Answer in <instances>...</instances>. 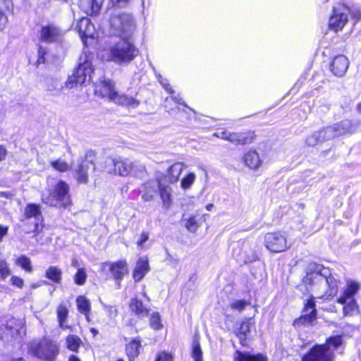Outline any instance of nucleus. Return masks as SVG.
Returning a JSON list of instances; mask_svg holds the SVG:
<instances>
[{
  "label": "nucleus",
  "instance_id": "obj_1",
  "mask_svg": "<svg viewBox=\"0 0 361 361\" xmlns=\"http://www.w3.org/2000/svg\"><path fill=\"white\" fill-rule=\"evenodd\" d=\"M90 47H83L79 57V63L73 69L72 74L68 77L64 82L65 87L71 89L90 80L91 75L94 71L92 65L94 52L90 51Z\"/></svg>",
  "mask_w": 361,
  "mask_h": 361
},
{
  "label": "nucleus",
  "instance_id": "obj_2",
  "mask_svg": "<svg viewBox=\"0 0 361 361\" xmlns=\"http://www.w3.org/2000/svg\"><path fill=\"white\" fill-rule=\"evenodd\" d=\"M344 343L343 334L327 337L324 343L314 344L302 356L301 361H334V351Z\"/></svg>",
  "mask_w": 361,
  "mask_h": 361
},
{
  "label": "nucleus",
  "instance_id": "obj_3",
  "mask_svg": "<svg viewBox=\"0 0 361 361\" xmlns=\"http://www.w3.org/2000/svg\"><path fill=\"white\" fill-rule=\"evenodd\" d=\"M109 22L113 33L126 42V45H133V42L130 39L135 25L132 15L117 11L111 14Z\"/></svg>",
  "mask_w": 361,
  "mask_h": 361
},
{
  "label": "nucleus",
  "instance_id": "obj_4",
  "mask_svg": "<svg viewBox=\"0 0 361 361\" xmlns=\"http://www.w3.org/2000/svg\"><path fill=\"white\" fill-rule=\"evenodd\" d=\"M29 353L42 361H55L59 354V346L52 339L44 336L37 342L31 343Z\"/></svg>",
  "mask_w": 361,
  "mask_h": 361
},
{
  "label": "nucleus",
  "instance_id": "obj_5",
  "mask_svg": "<svg viewBox=\"0 0 361 361\" xmlns=\"http://www.w3.org/2000/svg\"><path fill=\"white\" fill-rule=\"evenodd\" d=\"M43 202L51 207L67 208L72 205L69 185L63 180H59Z\"/></svg>",
  "mask_w": 361,
  "mask_h": 361
},
{
  "label": "nucleus",
  "instance_id": "obj_6",
  "mask_svg": "<svg viewBox=\"0 0 361 361\" xmlns=\"http://www.w3.org/2000/svg\"><path fill=\"white\" fill-rule=\"evenodd\" d=\"M213 136L228 141L235 146L251 145L257 137L255 130L252 129H244L237 132L221 129L215 132Z\"/></svg>",
  "mask_w": 361,
  "mask_h": 361
},
{
  "label": "nucleus",
  "instance_id": "obj_7",
  "mask_svg": "<svg viewBox=\"0 0 361 361\" xmlns=\"http://www.w3.org/2000/svg\"><path fill=\"white\" fill-rule=\"evenodd\" d=\"M264 245L272 253L283 252L290 247L285 232L281 231L266 233L264 235Z\"/></svg>",
  "mask_w": 361,
  "mask_h": 361
},
{
  "label": "nucleus",
  "instance_id": "obj_8",
  "mask_svg": "<svg viewBox=\"0 0 361 361\" xmlns=\"http://www.w3.org/2000/svg\"><path fill=\"white\" fill-rule=\"evenodd\" d=\"M97 153L94 150H87L83 159L80 160L74 170V178L77 184L87 185L89 183V171L90 166L95 169V158Z\"/></svg>",
  "mask_w": 361,
  "mask_h": 361
},
{
  "label": "nucleus",
  "instance_id": "obj_9",
  "mask_svg": "<svg viewBox=\"0 0 361 361\" xmlns=\"http://www.w3.org/2000/svg\"><path fill=\"white\" fill-rule=\"evenodd\" d=\"M302 314L293 321V326L300 327L305 325H311L317 319V310L316 307L315 297L310 295L303 304Z\"/></svg>",
  "mask_w": 361,
  "mask_h": 361
},
{
  "label": "nucleus",
  "instance_id": "obj_10",
  "mask_svg": "<svg viewBox=\"0 0 361 361\" xmlns=\"http://www.w3.org/2000/svg\"><path fill=\"white\" fill-rule=\"evenodd\" d=\"M138 54L136 47H111L108 61L118 64L128 63Z\"/></svg>",
  "mask_w": 361,
  "mask_h": 361
},
{
  "label": "nucleus",
  "instance_id": "obj_11",
  "mask_svg": "<svg viewBox=\"0 0 361 361\" xmlns=\"http://www.w3.org/2000/svg\"><path fill=\"white\" fill-rule=\"evenodd\" d=\"M106 267H108L111 279L115 281L118 286H120L124 276L128 274V265L126 259H121L115 262H106L102 264V269Z\"/></svg>",
  "mask_w": 361,
  "mask_h": 361
},
{
  "label": "nucleus",
  "instance_id": "obj_12",
  "mask_svg": "<svg viewBox=\"0 0 361 361\" xmlns=\"http://www.w3.org/2000/svg\"><path fill=\"white\" fill-rule=\"evenodd\" d=\"M66 32L59 27L49 24L42 26L40 30V39L44 43L61 44L63 42Z\"/></svg>",
  "mask_w": 361,
  "mask_h": 361
},
{
  "label": "nucleus",
  "instance_id": "obj_13",
  "mask_svg": "<svg viewBox=\"0 0 361 361\" xmlns=\"http://www.w3.org/2000/svg\"><path fill=\"white\" fill-rule=\"evenodd\" d=\"M209 214H183L180 219L182 226L190 233H196L197 231L206 222V218Z\"/></svg>",
  "mask_w": 361,
  "mask_h": 361
},
{
  "label": "nucleus",
  "instance_id": "obj_14",
  "mask_svg": "<svg viewBox=\"0 0 361 361\" xmlns=\"http://www.w3.org/2000/svg\"><path fill=\"white\" fill-rule=\"evenodd\" d=\"M75 30L78 31L84 45H87L89 39H93L95 35V28L88 18H82L76 22Z\"/></svg>",
  "mask_w": 361,
  "mask_h": 361
},
{
  "label": "nucleus",
  "instance_id": "obj_15",
  "mask_svg": "<svg viewBox=\"0 0 361 361\" xmlns=\"http://www.w3.org/2000/svg\"><path fill=\"white\" fill-rule=\"evenodd\" d=\"M252 320V317L244 318L240 323L239 326L234 331V334L238 338L242 347L247 348L249 346L251 327L255 324Z\"/></svg>",
  "mask_w": 361,
  "mask_h": 361
},
{
  "label": "nucleus",
  "instance_id": "obj_16",
  "mask_svg": "<svg viewBox=\"0 0 361 361\" xmlns=\"http://www.w3.org/2000/svg\"><path fill=\"white\" fill-rule=\"evenodd\" d=\"M94 94L101 98H107L112 102L116 98L117 92L111 80H100L94 85Z\"/></svg>",
  "mask_w": 361,
  "mask_h": 361
},
{
  "label": "nucleus",
  "instance_id": "obj_17",
  "mask_svg": "<svg viewBox=\"0 0 361 361\" xmlns=\"http://www.w3.org/2000/svg\"><path fill=\"white\" fill-rule=\"evenodd\" d=\"M348 8L343 6L334 8L329 21V28L335 32L341 30L348 21Z\"/></svg>",
  "mask_w": 361,
  "mask_h": 361
},
{
  "label": "nucleus",
  "instance_id": "obj_18",
  "mask_svg": "<svg viewBox=\"0 0 361 361\" xmlns=\"http://www.w3.org/2000/svg\"><path fill=\"white\" fill-rule=\"evenodd\" d=\"M155 182L157 187V193L161 201L162 207L168 210L173 204L172 189L169 185L163 183L162 176H156Z\"/></svg>",
  "mask_w": 361,
  "mask_h": 361
},
{
  "label": "nucleus",
  "instance_id": "obj_19",
  "mask_svg": "<svg viewBox=\"0 0 361 361\" xmlns=\"http://www.w3.org/2000/svg\"><path fill=\"white\" fill-rule=\"evenodd\" d=\"M128 309L131 314L138 319H143L148 317L150 313V308L137 297L132 298L128 302Z\"/></svg>",
  "mask_w": 361,
  "mask_h": 361
},
{
  "label": "nucleus",
  "instance_id": "obj_20",
  "mask_svg": "<svg viewBox=\"0 0 361 361\" xmlns=\"http://www.w3.org/2000/svg\"><path fill=\"white\" fill-rule=\"evenodd\" d=\"M241 160L245 166L253 171L257 170L262 164L259 153L252 148L243 153Z\"/></svg>",
  "mask_w": 361,
  "mask_h": 361
},
{
  "label": "nucleus",
  "instance_id": "obj_21",
  "mask_svg": "<svg viewBox=\"0 0 361 361\" xmlns=\"http://www.w3.org/2000/svg\"><path fill=\"white\" fill-rule=\"evenodd\" d=\"M348 66V58L343 54H339L333 59L330 64V70L335 76L342 77L346 73Z\"/></svg>",
  "mask_w": 361,
  "mask_h": 361
},
{
  "label": "nucleus",
  "instance_id": "obj_22",
  "mask_svg": "<svg viewBox=\"0 0 361 361\" xmlns=\"http://www.w3.org/2000/svg\"><path fill=\"white\" fill-rule=\"evenodd\" d=\"M142 348V340L139 336L134 337L125 345V353L128 361H135L140 354Z\"/></svg>",
  "mask_w": 361,
  "mask_h": 361
},
{
  "label": "nucleus",
  "instance_id": "obj_23",
  "mask_svg": "<svg viewBox=\"0 0 361 361\" xmlns=\"http://www.w3.org/2000/svg\"><path fill=\"white\" fill-rule=\"evenodd\" d=\"M150 267L147 257L139 258L132 271V277L135 283L140 282L149 271Z\"/></svg>",
  "mask_w": 361,
  "mask_h": 361
},
{
  "label": "nucleus",
  "instance_id": "obj_24",
  "mask_svg": "<svg viewBox=\"0 0 361 361\" xmlns=\"http://www.w3.org/2000/svg\"><path fill=\"white\" fill-rule=\"evenodd\" d=\"M182 172V166L180 163L172 164L166 170L165 174L161 173L158 176L163 177V183L173 184L178 182Z\"/></svg>",
  "mask_w": 361,
  "mask_h": 361
},
{
  "label": "nucleus",
  "instance_id": "obj_25",
  "mask_svg": "<svg viewBox=\"0 0 361 361\" xmlns=\"http://www.w3.org/2000/svg\"><path fill=\"white\" fill-rule=\"evenodd\" d=\"M267 356L262 353L251 354L248 351L236 350L233 353V361H267Z\"/></svg>",
  "mask_w": 361,
  "mask_h": 361
},
{
  "label": "nucleus",
  "instance_id": "obj_26",
  "mask_svg": "<svg viewBox=\"0 0 361 361\" xmlns=\"http://www.w3.org/2000/svg\"><path fill=\"white\" fill-rule=\"evenodd\" d=\"M114 170L121 176H128L133 171V164L126 159L118 158L111 159Z\"/></svg>",
  "mask_w": 361,
  "mask_h": 361
},
{
  "label": "nucleus",
  "instance_id": "obj_27",
  "mask_svg": "<svg viewBox=\"0 0 361 361\" xmlns=\"http://www.w3.org/2000/svg\"><path fill=\"white\" fill-rule=\"evenodd\" d=\"M325 279L327 287L320 298H323L325 300H331L338 294L339 281L336 279L331 274L326 276Z\"/></svg>",
  "mask_w": 361,
  "mask_h": 361
},
{
  "label": "nucleus",
  "instance_id": "obj_28",
  "mask_svg": "<svg viewBox=\"0 0 361 361\" xmlns=\"http://www.w3.org/2000/svg\"><path fill=\"white\" fill-rule=\"evenodd\" d=\"M359 289L360 285L358 283L354 281H348L342 295L337 298L336 302L341 305H345L348 299H354L353 297Z\"/></svg>",
  "mask_w": 361,
  "mask_h": 361
},
{
  "label": "nucleus",
  "instance_id": "obj_29",
  "mask_svg": "<svg viewBox=\"0 0 361 361\" xmlns=\"http://www.w3.org/2000/svg\"><path fill=\"white\" fill-rule=\"evenodd\" d=\"M104 0H80V8L87 15H96Z\"/></svg>",
  "mask_w": 361,
  "mask_h": 361
},
{
  "label": "nucleus",
  "instance_id": "obj_30",
  "mask_svg": "<svg viewBox=\"0 0 361 361\" xmlns=\"http://www.w3.org/2000/svg\"><path fill=\"white\" fill-rule=\"evenodd\" d=\"M75 302L78 311L89 322L92 308L90 300L86 296L80 295L76 298Z\"/></svg>",
  "mask_w": 361,
  "mask_h": 361
},
{
  "label": "nucleus",
  "instance_id": "obj_31",
  "mask_svg": "<svg viewBox=\"0 0 361 361\" xmlns=\"http://www.w3.org/2000/svg\"><path fill=\"white\" fill-rule=\"evenodd\" d=\"M326 130L324 128L317 130L309 135L305 138V145L307 147H314L319 143H322L327 140Z\"/></svg>",
  "mask_w": 361,
  "mask_h": 361
},
{
  "label": "nucleus",
  "instance_id": "obj_32",
  "mask_svg": "<svg viewBox=\"0 0 361 361\" xmlns=\"http://www.w3.org/2000/svg\"><path fill=\"white\" fill-rule=\"evenodd\" d=\"M112 102H114L118 106H124L128 109L137 108L140 104V101L136 98L130 97L125 94H118V92L116 98L114 99Z\"/></svg>",
  "mask_w": 361,
  "mask_h": 361
},
{
  "label": "nucleus",
  "instance_id": "obj_33",
  "mask_svg": "<svg viewBox=\"0 0 361 361\" xmlns=\"http://www.w3.org/2000/svg\"><path fill=\"white\" fill-rule=\"evenodd\" d=\"M66 341V348L75 353H78L79 352L81 346L83 345V342L82 339L75 334H68L65 338Z\"/></svg>",
  "mask_w": 361,
  "mask_h": 361
},
{
  "label": "nucleus",
  "instance_id": "obj_34",
  "mask_svg": "<svg viewBox=\"0 0 361 361\" xmlns=\"http://www.w3.org/2000/svg\"><path fill=\"white\" fill-rule=\"evenodd\" d=\"M56 313L59 327L62 329H68L69 326L66 325L69 313L68 309L66 307V305L63 303H60L56 307Z\"/></svg>",
  "mask_w": 361,
  "mask_h": 361
},
{
  "label": "nucleus",
  "instance_id": "obj_35",
  "mask_svg": "<svg viewBox=\"0 0 361 361\" xmlns=\"http://www.w3.org/2000/svg\"><path fill=\"white\" fill-rule=\"evenodd\" d=\"M63 272L57 266H49L44 272V276L54 283L59 284L62 281Z\"/></svg>",
  "mask_w": 361,
  "mask_h": 361
},
{
  "label": "nucleus",
  "instance_id": "obj_36",
  "mask_svg": "<svg viewBox=\"0 0 361 361\" xmlns=\"http://www.w3.org/2000/svg\"><path fill=\"white\" fill-rule=\"evenodd\" d=\"M23 217L25 219H42V214L41 211V207L39 204L36 203H28L26 204L24 212H23Z\"/></svg>",
  "mask_w": 361,
  "mask_h": 361
},
{
  "label": "nucleus",
  "instance_id": "obj_37",
  "mask_svg": "<svg viewBox=\"0 0 361 361\" xmlns=\"http://www.w3.org/2000/svg\"><path fill=\"white\" fill-rule=\"evenodd\" d=\"M142 200L145 202H152L154 200L157 190L149 180L145 182L142 185Z\"/></svg>",
  "mask_w": 361,
  "mask_h": 361
},
{
  "label": "nucleus",
  "instance_id": "obj_38",
  "mask_svg": "<svg viewBox=\"0 0 361 361\" xmlns=\"http://www.w3.org/2000/svg\"><path fill=\"white\" fill-rule=\"evenodd\" d=\"M202 354L200 343V336L198 335H195L193 337L192 342L190 355L193 359V361H204Z\"/></svg>",
  "mask_w": 361,
  "mask_h": 361
},
{
  "label": "nucleus",
  "instance_id": "obj_39",
  "mask_svg": "<svg viewBox=\"0 0 361 361\" xmlns=\"http://www.w3.org/2000/svg\"><path fill=\"white\" fill-rule=\"evenodd\" d=\"M15 264L27 273L33 271L31 259L26 255H22L15 259Z\"/></svg>",
  "mask_w": 361,
  "mask_h": 361
},
{
  "label": "nucleus",
  "instance_id": "obj_40",
  "mask_svg": "<svg viewBox=\"0 0 361 361\" xmlns=\"http://www.w3.org/2000/svg\"><path fill=\"white\" fill-rule=\"evenodd\" d=\"M50 166L59 173H65L70 170L71 166L69 164L63 159H57L50 161Z\"/></svg>",
  "mask_w": 361,
  "mask_h": 361
},
{
  "label": "nucleus",
  "instance_id": "obj_41",
  "mask_svg": "<svg viewBox=\"0 0 361 361\" xmlns=\"http://www.w3.org/2000/svg\"><path fill=\"white\" fill-rule=\"evenodd\" d=\"M149 326L155 331L159 330L163 327L161 322V317L158 312H153L149 313Z\"/></svg>",
  "mask_w": 361,
  "mask_h": 361
},
{
  "label": "nucleus",
  "instance_id": "obj_42",
  "mask_svg": "<svg viewBox=\"0 0 361 361\" xmlns=\"http://www.w3.org/2000/svg\"><path fill=\"white\" fill-rule=\"evenodd\" d=\"M343 305V312L345 316H352L358 311V305L355 299H351L348 303Z\"/></svg>",
  "mask_w": 361,
  "mask_h": 361
},
{
  "label": "nucleus",
  "instance_id": "obj_43",
  "mask_svg": "<svg viewBox=\"0 0 361 361\" xmlns=\"http://www.w3.org/2000/svg\"><path fill=\"white\" fill-rule=\"evenodd\" d=\"M11 274L9 264L5 259L0 258V280L4 281Z\"/></svg>",
  "mask_w": 361,
  "mask_h": 361
},
{
  "label": "nucleus",
  "instance_id": "obj_44",
  "mask_svg": "<svg viewBox=\"0 0 361 361\" xmlns=\"http://www.w3.org/2000/svg\"><path fill=\"white\" fill-rule=\"evenodd\" d=\"M87 274L84 268H79L73 276L74 283L78 286H83L86 283Z\"/></svg>",
  "mask_w": 361,
  "mask_h": 361
},
{
  "label": "nucleus",
  "instance_id": "obj_45",
  "mask_svg": "<svg viewBox=\"0 0 361 361\" xmlns=\"http://www.w3.org/2000/svg\"><path fill=\"white\" fill-rule=\"evenodd\" d=\"M250 305V302L249 300H237L231 303L230 307L232 310H237L238 312H242L245 310L246 306Z\"/></svg>",
  "mask_w": 361,
  "mask_h": 361
},
{
  "label": "nucleus",
  "instance_id": "obj_46",
  "mask_svg": "<svg viewBox=\"0 0 361 361\" xmlns=\"http://www.w3.org/2000/svg\"><path fill=\"white\" fill-rule=\"evenodd\" d=\"M195 179V176L193 173H188L183 177L180 182L181 188L184 190L188 189L192 185Z\"/></svg>",
  "mask_w": 361,
  "mask_h": 361
},
{
  "label": "nucleus",
  "instance_id": "obj_47",
  "mask_svg": "<svg viewBox=\"0 0 361 361\" xmlns=\"http://www.w3.org/2000/svg\"><path fill=\"white\" fill-rule=\"evenodd\" d=\"M317 276L313 273H307L302 279V283L306 288L312 287L314 285Z\"/></svg>",
  "mask_w": 361,
  "mask_h": 361
},
{
  "label": "nucleus",
  "instance_id": "obj_48",
  "mask_svg": "<svg viewBox=\"0 0 361 361\" xmlns=\"http://www.w3.org/2000/svg\"><path fill=\"white\" fill-rule=\"evenodd\" d=\"M10 283L12 286L16 287L18 289H22L24 287V280L16 275H12L10 278Z\"/></svg>",
  "mask_w": 361,
  "mask_h": 361
},
{
  "label": "nucleus",
  "instance_id": "obj_49",
  "mask_svg": "<svg viewBox=\"0 0 361 361\" xmlns=\"http://www.w3.org/2000/svg\"><path fill=\"white\" fill-rule=\"evenodd\" d=\"M173 357L171 353L165 350L160 351L157 353L154 361H173Z\"/></svg>",
  "mask_w": 361,
  "mask_h": 361
},
{
  "label": "nucleus",
  "instance_id": "obj_50",
  "mask_svg": "<svg viewBox=\"0 0 361 361\" xmlns=\"http://www.w3.org/2000/svg\"><path fill=\"white\" fill-rule=\"evenodd\" d=\"M57 85H58V80H55V79H53V78H50L47 82V89L48 90H49V91H52V90H56V89L61 90L63 87L61 85H60L59 87H57Z\"/></svg>",
  "mask_w": 361,
  "mask_h": 361
},
{
  "label": "nucleus",
  "instance_id": "obj_51",
  "mask_svg": "<svg viewBox=\"0 0 361 361\" xmlns=\"http://www.w3.org/2000/svg\"><path fill=\"white\" fill-rule=\"evenodd\" d=\"M342 128L345 129V133H353L354 131V125L348 120L342 121L341 122Z\"/></svg>",
  "mask_w": 361,
  "mask_h": 361
},
{
  "label": "nucleus",
  "instance_id": "obj_52",
  "mask_svg": "<svg viewBox=\"0 0 361 361\" xmlns=\"http://www.w3.org/2000/svg\"><path fill=\"white\" fill-rule=\"evenodd\" d=\"M149 233L147 231H142L140 233V238L137 241L136 244L138 247H142L143 244L149 240Z\"/></svg>",
  "mask_w": 361,
  "mask_h": 361
},
{
  "label": "nucleus",
  "instance_id": "obj_53",
  "mask_svg": "<svg viewBox=\"0 0 361 361\" xmlns=\"http://www.w3.org/2000/svg\"><path fill=\"white\" fill-rule=\"evenodd\" d=\"M46 53H47V51L44 49L43 47H39V49H38L39 58L37 61V63H41L45 62L44 55L46 54Z\"/></svg>",
  "mask_w": 361,
  "mask_h": 361
},
{
  "label": "nucleus",
  "instance_id": "obj_54",
  "mask_svg": "<svg viewBox=\"0 0 361 361\" xmlns=\"http://www.w3.org/2000/svg\"><path fill=\"white\" fill-rule=\"evenodd\" d=\"M7 155L8 151L6 147L3 145H0V162L4 161Z\"/></svg>",
  "mask_w": 361,
  "mask_h": 361
},
{
  "label": "nucleus",
  "instance_id": "obj_55",
  "mask_svg": "<svg viewBox=\"0 0 361 361\" xmlns=\"http://www.w3.org/2000/svg\"><path fill=\"white\" fill-rule=\"evenodd\" d=\"M8 226L0 224V242H2L3 238L8 234Z\"/></svg>",
  "mask_w": 361,
  "mask_h": 361
},
{
  "label": "nucleus",
  "instance_id": "obj_56",
  "mask_svg": "<svg viewBox=\"0 0 361 361\" xmlns=\"http://www.w3.org/2000/svg\"><path fill=\"white\" fill-rule=\"evenodd\" d=\"M42 227H43L42 225H40L39 223H35L34 229L32 231L33 233V236L36 237V236L39 235V233L42 231Z\"/></svg>",
  "mask_w": 361,
  "mask_h": 361
},
{
  "label": "nucleus",
  "instance_id": "obj_57",
  "mask_svg": "<svg viewBox=\"0 0 361 361\" xmlns=\"http://www.w3.org/2000/svg\"><path fill=\"white\" fill-rule=\"evenodd\" d=\"M112 4L117 7H123L126 6L129 0H110Z\"/></svg>",
  "mask_w": 361,
  "mask_h": 361
},
{
  "label": "nucleus",
  "instance_id": "obj_58",
  "mask_svg": "<svg viewBox=\"0 0 361 361\" xmlns=\"http://www.w3.org/2000/svg\"><path fill=\"white\" fill-rule=\"evenodd\" d=\"M161 82L162 87L165 89V90L169 94H173L174 93V91H173L172 87L168 82Z\"/></svg>",
  "mask_w": 361,
  "mask_h": 361
},
{
  "label": "nucleus",
  "instance_id": "obj_59",
  "mask_svg": "<svg viewBox=\"0 0 361 361\" xmlns=\"http://www.w3.org/2000/svg\"><path fill=\"white\" fill-rule=\"evenodd\" d=\"M7 23V17L0 11V30H1Z\"/></svg>",
  "mask_w": 361,
  "mask_h": 361
},
{
  "label": "nucleus",
  "instance_id": "obj_60",
  "mask_svg": "<svg viewBox=\"0 0 361 361\" xmlns=\"http://www.w3.org/2000/svg\"><path fill=\"white\" fill-rule=\"evenodd\" d=\"M106 308L111 314L116 315L118 314V310L116 306L109 305Z\"/></svg>",
  "mask_w": 361,
  "mask_h": 361
},
{
  "label": "nucleus",
  "instance_id": "obj_61",
  "mask_svg": "<svg viewBox=\"0 0 361 361\" xmlns=\"http://www.w3.org/2000/svg\"><path fill=\"white\" fill-rule=\"evenodd\" d=\"M68 361H82L77 355L72 354L69 355Z\"/></svg>",
  "mask_w": 361,
  "mask_h": 361
},
{
  "label": "nucleus",
  "instance_id": "obj_62",
  "mask_svg": "<svg viewBox=\"0 0 361 361\" xmlns=\"http://www.w3.org/2000/svg\"><path fill=\"white\" fill-rule=\"evenodd\" d=\"M352 15L357 18V20H359L361 18V13L359 11H355L352 12Z\"/></svg>",
  "mask_w": 361,
  "mask_h": 361
},
{
  "label": "nucleus",
  "instance_id": "obj_63",
  "mask_svg": "<svg viewBox=\"0 0 361 361\" xmlns=\"http://www.w3.org/2000/svg\"><path fill=\"white\" fill-rule=\"evenodd\" d=\"M90 331L92 334L93 337H95L98 334V330L95 328H90Z\"/></svg>",
  "mask_w": 361,
  "mask_h": 361
},
{
  "label": "nucleus",
  "instance_id": "obj_64",
  "mask_svg": "<svg viewBox=\"0 0 361 361\" xmlns=\"http://www.w3.org/2000/svg\"><path fill=\"white\" fill-rule=\"evenodd\" d=\"M0 196L1 197H4L6 198H8L11 196V194L8 192H0Z\"/></svg>",
  "mask_w": 361,
  "mask_h": 361
}]
</instances>
